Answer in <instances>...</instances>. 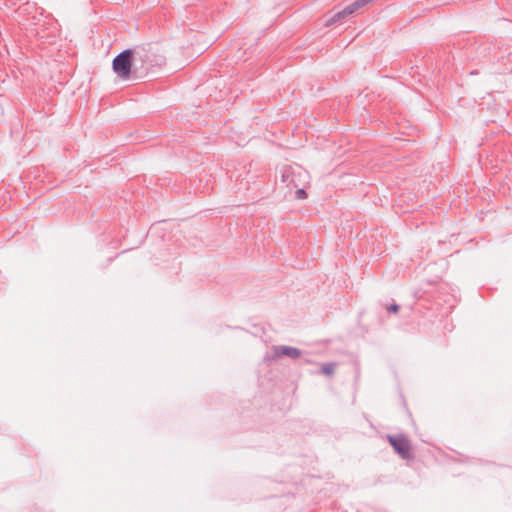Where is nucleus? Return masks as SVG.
<instances>
[{"instance_id":"obj_5","label":"nucleus","mask_w":512,"mask_h":512,"mask_svg":"<svg viewBox=\"0 0 512 512\" xmlns=\"http://www.w3.org/2000/svg\"><path fill=\"white\" fill-rule=\"evenodd\" d=\"M275 353H276L277 357L288 356V357L294 358V359L300 357V355H301L300 350H298L297 348L288 347V346H281V347L276 348Z\"/></svg>"},{"instance_id":"obj_8","label":"nucleus","mask_w":512,"mask_h":512,"mask_svg":"<svg viewBox=\"0 0 512 512\" xmlns=\"http://www.w3.org/2000/svg\"><path fill=\"white\" fill-rule=\"evenodd\" d=\"M307 193L305 191V189L301 188V189H297L295 191V198L298 199V200H304L307 198Z\"/></svg>"},{"instance_id":"obj_6","label":"nucleus","mask_w":512,"mask_h":512,"mask_svg":"<svg viewBox=\"0 0 512 512\" xmlns=\"http://www.w3.org/2000/svg\"><path fill=\"white\" fill-rule=\"evenodd\" d=\"M346 18V15L343 14V9L341 11H338L334 13L330 19L326 21V26H330L336 22H339Z\"/></svg>"},{"instance_id":"obj_10","label":"nucleus","mask_w":512,"mask_h":512,"mask_svg":"<svg viewBox=\"0 0 512 512\" xmlns=\"http://www.w3.org/2000/svg\"><path fill=\"white\" fill-rule=\"evenodd\" d=\"M30 8H31V9H34V10H36L35 6H29V5H27V7L25 8V10H28V9H30Z\"/></svg>"},{"instance_id":"obj_7","label":"nucleus","mask_w":512,"mask_h":512,"mask_svg":"<svg viewBox=\"0 0 512 512\" xmlns=\"http://www.w3.org/2000/svg\"><path fill=\"white\" fill-rule=\"evenodd\" d=\"M335 370V365L332 363L325 364L322 367V372L326 375H331Z\"/></svg>"},{"instance_id":"obj_3","label":"nucleus","mask_w":512,"mask_h":512,"mask_svg":"<svg viewBox=\"0 0 512 512\" xmlns=\"http://www.w3.org/2000/svg\"><path fill=\"white\" fill-rule=\"evenodd\" d=\"M131 49L119 53L112 61L115 74L122 80L134 79V63Z\"/></svg>"},{"instance_id":"obj_1","label":"nucleus","mask_w":512,"mask_h":512,"mask_svg":"<svg viewBox=\"0 0 512 512\" xmlns=\"http://www.w3.org/2000/svg\"><path fill=\"white\" fill-rule=\"evenodd\" d=\"M134 63V79L142 78L154 66H161L165 59L150 45L131 49Z\"/></svg>"},{"instance_id":"obj_4","label":"nucleus","mask_w":512,"mask_h":512,"mask_svg":"<svg viewBox=\"0 0 512 512\" xmlns=\"http://www.w3.org/2000/svg\"><path fill=\"white\" fill-rule=\"evenodd\" d=\"M388 441L394 450L404 459L412 458V448L410 441L403 435L391 436L389 435Z\"/></svg>"},{"instance_id":"obj_9","label":"nucleus","mask_w":512,"mask_h":512,"mask_svg":"<svg viewBox=\"0 0 512 512\" xmlns=\"http://www.w3.org/2000/svg\"><path fill=\"white\" fill-rule=\"evenodd\" d=\"M398 310H399V306L396 305V304L391 305L390 307H388V311L393 312V313L398 312Z\"/></svg>"},{"instance_id":"obj_2","label":"nucleus","mask_w":512,"mask_h":512,"mask_svg":"<svg viewBox=\"0 0 512 512\" xmlns=\"http://www.w3.org/2000/svg\"><path fill=\"white\" fill-rule=\"evenodd\" d=\"M25 25L32 35L41 39L54 36V33L57 30L55 22L48 17H44L42 13L28 18Z\"/></svg>"}]
</instances>
